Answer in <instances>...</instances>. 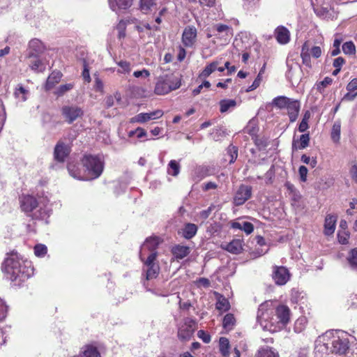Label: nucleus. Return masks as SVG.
Here are the masks:
<instances>
[{
  "instance_id": "nucleus-59",
  "label": "nucleus",
  "mask_w": 357,
  "mask_h": 357,
  "mask_svg": "<svg viewBox=\"0 0 357 357\" xmlns=\"http://www.w3.org/2000/svg\"><path fill=\"white\" fill-rule=\"evenodd\" d=\"M156 257H157V252H150V254L149 255L146 260L144 261V265L145 266L158 265L157 263H155Z\"/></svg>"
},
{
  "instance_id": "nucleus-52",
  "label": "nucleus",
  "mask_w": 357,
  "mask_h": 357,
  "mask_svg": "<svg viewBox=\"0 0 357 357\" xmlns=\"http://www.w3.org/2000/svg\"><path fill=\"white\" fill-rule=\"evenodd\" d=\"M116 28L118 31V38H124L126 37V21L123 20H120Z\"/></svg>"
},
{
  "instance_id": "nucleus-63",
  "label": "nucleus",
  "mask_w": 357,
  "mask_h": 357,
  "mask_svg": "<svg viewBox=\"0 0 357 357\" xmlns=\"http://www.w3.org/2000/svg\"><path fill=\"white\" fill-rule=\"evenodd\" d=\"M228 153L230 155L229 163H233L236 160L238 156V150L235 146H230L228 148Z\"/></svg>"
},
{
  "instance_id": "nucleus-49",
  "label": "nucleus",
  "mask_w": 357,
  "mask_h": 357,
  "mask_svg": "<svg viewBox=\"0 0 357 357\" xmlns=\"http://www.w3.org/2000/svg\"><path fill=\"white\" fill-rule=\"evenodd\" d=\"M121 99V93L116 92L113 96H107L105 98V105L107 107H111L114 105V102H119Z\"/></svg>"
},
{
  "instance_id": "nucleus-20",
  "label": "nucleus",
  "mask_w": 357,
  "mask_h": 357,
  "mask_svg": "<svg viewBox=\"0 0 357 357\" xmlns=\"http://www.w3.org/2000/svg\"><path fill=\"white\" fill-rule=\"evenodd\" d=\"M287 114L291 122H294L298 115L300 110V103L298 100H291L286 107Z\"/></svg>"
},
{
  "instance_id": "nucleus-21",
  "label": "nucleus",
  "mask_w": 357,
  "mask_h": 357,
  "mask_svg": "<svg viewBox=\"0 0 357 357\" xmlns=\"http://www.w3.org/2000/svg\"><path fill=\"white\" fill-rule=\"evenodd\" d=\"M54 158L59 162H63L69 154L68 146L63 143H58L54 149Z\"/></svg>"
},
{
  "instance_id": "nucleus-56",
  "label": "nucleus",
  "mask_w": 357,
  "mask_h": 357,
  "mask_svg": "<svg viewBox=\"0 0 357 357\" xmlns=\"http://www.w3.org/2000/svg\"><path fill=\"white\" fill-rule=\"evenodd\" d=\"M8 306L3 299L0 298V321H3L7 316Z\"/></svg>"
},
{
  "instance_id": "nucleus-34",
  "label": "nucleus",
  "mask_w": 357,
  "mask_h": 357,
  "mask_svg": "<svg viewBox=\"0 0 357 357\" xmlns=\"http://www.w3.org/2000/svg\"><path fill=\"white\" fill-rule=\"evenodd\" d=\"M216 308L219 311L226 312L230 308V303L227 298L222 296H218L216 302Z\"/></svg>"
},
{
  "instance_id": "nucleus-7",
  "label": "nucleus",
  "mask_w": 357,
  "mask_h": 357,
  "mask_svg": "<svg viewBox=\"0 0 357 357\" xmlns=\"http://www.w3.org/2000/svg\"><path fill=\"white\" fill-rule=\"evenodd\" d=\"M197 29L194 26H188L183 31L181 40L185 47H192L197 42Z\"/></svg>"
},
{
  "instance_id": "nucleus-14",
  "label": "nucleus",
  "mask_w": 357,
  "mask_h": 357,
  "mask_svg": "<svg viewBox=\"0 0 357 357\" xmlns=\"http://www.w3.org/2000/svg\"><path fill=\"white\" fill-rule=\"evenodd\" d=\"M38 204L36 199L31 195H23L20 197L22 210L26 213L32 212Z\"/></svg>"
},
{
  "instance_id": "nucleus-8",
  "label": "nucleus",
  "mask_w": 357,
  "mask_h": 357,
  "mask_svg": "<svg viewBox=\"0 0 357 357\" xmlns=\"http://www.w3.org/2000/svg\"><path fill=\"white\" fill-rule=\"evenodd\" d=\"M252 195V188L248 185H241L237 190L234 197V204L236 206H241L248 200Z\"/></svg>"
},
{
  "instance_id": "nucleus-57",
  "label": "nucleus",
  "mask_w": 357,
  "mask_h": 357,
  "mask_svg": "<svg viewBox=\"0 0 357 357\" xmlns=\"http://www.w3.org/2000/svg\"><path fill=\"white\" fill-rule=\"evenodd\" d=\"M47 251V248L45 245L38 244L34 247V253L37 257H44Z\"/></svg>"
},
{
  "instance_id": "nucleus-39",
  "label": "nucleus",
  "mask_w": 357,
  "mask_h": 357,
  "mask_svg": "<svg viewBox=\"0 0 357 357\" xmlns=\"http://www.w3.org/2000/svg\"><path fill=\"white\" fill-rule=\"evenodd\" d=\"M29 45L30 49H31L33 51V52L31 53V55H33L34 53L35 54L41 53L44 50V45H43V43L40 40L36 39V38L31 40L29 42Z\"/></svg>"
},
{
  "instance_id": "nucleus-4",
  "label": "nucleus",
  "mask_w": 357,
  "mask_h": 357,
  "mask_svg": "<svg viewBox=\"0 0 357 357\" xmlns=\"http://www.w3.org/2000/svg\"><path fill=\"white\" fill-rule=\"evenodd\" d=\"M348 349L347 338L337 332H326L316 341L314 350L317 357H328L330 354H344Z\"/></svg>"
},
{
  "instance_id": "nucleus-41",
  "label": "nucleus",
  "mask_w": 357,
  "mask_h": 357,
  "mask_svg": "<svg viewBox=\"0 0 357 357\" xmlns=\"http://www.w3.org/2000/svg\"><path fill=\"white\" fill-rule=\"evenodd\" d=\"M220 351L223 356H227L229 354V342L227 337H222L219 340Z\"/></svg>"
},
{
  "instance_id": "nucleus-54",
  "label": "nucleus",
  "mask_w": 357,
  "mask_h": 357,
  "mask_svg": "<svg viewBox=\"0 0 357 357\" xmlns=\"http://www.w3.org/2000/svg\"><path fill=\"white\" fill-rule=\"evenodd\" d=\"M32 216L34 219L46 220L50 216V215L47 210L40 208V210L35 212Z\"/></svg>"
},
{
  "instance_id": "nucleus-5",
  "label": "nucleus",
  "mask_w": 357,
  "mask_h": 357,
  "mask_svg": "<svg viewBox=\"0 0 357 357\" xmlns=\"http://www.w3.org/2000/svg\"><path fill=\"white\" fill-rule=\"evenodd\" d=\"M233 36V28L222 23L214 24L208 30V38L213 37L215 39L227 43Z\"/></svg>"
},
{
  "instance_id": "nucleus-44",
  "label": "nucleus",
  "mask_w": 357,
  "mask_h": 357,
  "mask_svg": "<svg viewBox=\"0 0 357 357\" xmlns=\"http://www.w3.org/2000/svg\"><path fill=\"white\" fill-rule=\"evenodd\" d=\"M307 324V319L305 317H300L296 319L294 323V330L296 333H299L302 332Z\"/></svg>"
},
{
  "instance_id": "nucleus-16",
  "label": "nucleus",
  "mask_w": 357,
  "mask_h": 357,
  "mask_svg": "<svg viewBox=\"0 0 357 357\" xmlns=\"http://www.w3.org/2000/svg\"><path fill=\"white\" fill-rule=\"evenodd\" d=\"M222 248L231 254L238 255L243 250V241L242 239H234L225 245H222Z\"/></svg>"
},
{
  "instance_id": "nucleus-2",
  "label": "nucleus",
  "mask_w": 357,
  "mask_h": 357,
  "mask_svg": "<svg viewBox=\"0 0 357 357\" xmlns=\"http://www.w3.org/2000/svg\"><path fill=\"white\" fill-rule=\"evenodd\" d=\"M4 269L8 278L15 286H20L33 275L31 262L23 259L17 254H11L4 261Z\"/></svg>"
},
{
  "instance_id": "nucleus-48",
  "label": "nucleus",
  "mask_w": 357,
  "mask_h": 357,
  "mask_svg": "<svg viewBox=\"0 0 357 357\" xmlns=\"http://www.w3.org/2000/svg\"><path fill=\"white\" fill-rule=\"evenodd\" d=\"M342 51L345 54L354 55L356 53V46L351 41H347L342 45Z\"/></svg>"
},
{
  "instance_id": "nucleus-30",
  "label": "nucleus",
  "mask_w": 357,
  "mask_h": 357,
  "mask_svg": "<svg viewBox=\"0 0 357 357\" xmlns=\"http://www.w3.org/2000/svg\"><path fill=\"white\" fill-rule=\"evenodd\" d=\"M310 54L311 53L308 45L305 43L302 46L301 56L303 63L309 68H311Z\"/></svg>"
},
{
  "instance_id": "nucleus-50",
  "label": "nucleus",
  "mask_w": 357,
  "mask_h": 357,
  "mask_svg": "<svg viewBox=\"0 0 357 357\" xmlns=\"http://www.w3.org/2000/svg\"><path fill=\"white\" fill-rule=\"evenodd\" d=\"M340 123H335L331 131V138L334 142H338L340 139Z\"/></svg>"
},
{
  "instance_id": "nucleus-9",
  "label": "nucleus",
  "mask_w": 357,
  "mask_h": 357,
  "mask_svg": "<svg viewBox=\"0 0 357 357\" xmlns=\"http://www.w3.org/2000/svg\"><path fill=\"white\" fill-rule=\"evenodd\" d=\"M163 115L162 110L158 109L149 113H139L135 116L130 118L129 122L130 123H144L150 120L158 119Z\"/></svg>"
},
{
  "instance_id": "nucleus-3",
  "label": "nucleus",
  "mask_w": 357,
  "mask_h": 357,
  "mask_svg": "<svg viewBox=\"0 0 357 357\" xmlns=\"http://www.w3.org/2000/svg\"><path fill=\"white\" fill-rule=\"evenodd\" d=\"M82 170L77 172L74 171L76 165L70 162L68 165V170L70 175L78 180L89 181L98 178L104 169V161L100 155H84L82 159Z\"/></svg>"
},
{
  "instance_id": "nucleus-36",
  "label": "nucleus",
  "mask_w": 357,
  "mask_h": 357,
  "mask_svg": "<svg viewBox=\"0 0 357 357\" xmlns=\"http://www.w3.org/2000/svg\"><path fill=\"white\" fill-rule=\"evenodd\" d=\"M146 267V278L147 280H150L156 278L158 275L160 267L158 265H150L145 266Z\"/></svg>"
},
{
  "instance_id": "nucleus-38",
  "label": "nucleus",
  "mask_w": 357,
  "mask_h": 357,
  "mask_svg": "<svg viewBox=\"0 0 357 357\" xmlns=\"http://www.w3.org/2000/svg\"><path fill=\"white\" fill-rule=\"evenodd\" d=\"M29 67L36 72H42L45 69V64L36 56H33L30 61Z\"/></svg>"
},
{
  "instance_id": "nucleus-25",
  "label": "nucleus",
  "mask_w": 357,
  "mask_h": 357,
  "mask_svg": "<svg viewBox=\"0 0 357 357\" xmlns=\"http://www.w3.org/2000/svg\"><path fill=\"white\" fill-rule=\"evenodd\" d=\"M62 77V74L59 71H53L47 77L45 89L46 91L52 89L56 84H58Z\"/></svg>"
},
{
  "instance_id": "nucleus-60",
  "label": "nucleus",
  "mask_w": 357,
  "mask_h": 357,
  "mask_svg": "<svg viewBox=\"0 0 357 357\" xmlns=\"http://www.w3.org/2000/svg\"><path fill=\"white\" fill-rule=\"evenodd\" d=\"M83 71H82V77L84 80L88 83H89L91 80L89 73V69L88 64L85 60L83 61Z\"/></svg>"
},
{
  "instance_id": "nucleus-32",
  "label": "nucleus",
  "mask_w": 357,
  "mask_h": 357,
  "mask_svg": "<svg viewBox=\"0 0 357 357\" xmlns=\"http://www.w3.org/2000/svg\"><path fill=\"white\" fill-rule=\"evenodd\" d=\"M291 100L292 99L289 98L286 96H278L273 98L272 101V105L278 107L279 109H284L287 107L288 104L290 102Z\"/></svg>"
},
{
  "instance_id": "nucleus-58",
  "label": "nucleus",
  "mask_w": 357,
  "mask_h": 357,
  "mask_svg": "<svg viewBox=\"0 0 357 357\" xmlns=\"http://www.w3.org/2000/svg\"><path fill=\"white\" fill-rule=\"evenodd\" d=\"M262 71L263 70L261 69L252 84L246 89L247 92H250L256 89L260 85L262 79Z\"/></svg>"
},
{
  "instance_id": "nucleus-15",
  "label": "nucleus",
  "mask_w": 357,
  "mask_h": 357,
  "mask_svg": "<svg viewBox=\"0 0 357 357\" xmlns=\"http://www.w3.org/2000/svg\"><path fill=\"white\" fill-rule=\"evenodd\" d=\"M347 93L344 95L342 101H353L357 97V77L352 79L347 85Z\"/></svg>"
},
{
  "instance_id": "nucleus-46",
  "label": "nucleus",
  "mask_w": 357,
  "mask_h": 357,
  "mask_svg": "<svg viewBox=\"0 0 357 357\" xmlns=\"http://www.w3.org/2000/svg\"><path fill=\"white\" fill-rule=\"evenodd\" d=\"M223 327L227 330H231L235 324V318L232 314H227L223 319Z\"/></svg>"
},
{
  "instance_id": "nucleus-43",
  "label": "nucleus",
  "mask_w": 357,
  "mask_h": 357,
  "mask_svg": "<svg viewBox=\"0 0 357 357\" xmlns=\"http://www.w3.org/2000/svg\"><path fill=\"white\" fill-rule=\"evenodd\" d=\"M236 105V102L234 100L226 99L220 102V111L222 113L227 112L230 108H234Z\"/></svg>"
},
{
  "instance_id": "nucleus-26",
  "label": "nucleus",
  "mask_w": 357,
  "mask_h": 357,
  "mask_svg": "<svg viewBox=\"0 0 357 357\" xmlns=\"http://www.w3.org/2000/svg\"><path fill=\"white\" fill-rule=\"evenodd\" d=\"M336 217L328 215L326 217L324 223V234L327 236L334 233L335 229Z\"/></svg>"
},
{
  "instance_id": "nucleus-61",
  "label": "nucleus",
  "mask_w": 357,
  "mask_h": 357,
  "mask_svg": "<svg viewBox=\"0 0 357 357\" xmlns=\"http://www.w3.org/2000/svg\"><path fill=\"white\" fill-rule=\"evenodd\" d=\"M213 206H211L207 209L203 210L198 213V217L202 220L207 219L213 211Z\"/></svg>"
},
{
  "instance_id": "nucleus-64",
  "label": "nucleus",
  "mask_w": 357,
  "mask_h": 357,
  "mask_svg": "<svg viewBox=\"0 0 357 357\" xmlns=\"http://www.w3.org/2000/svg\"><path fill=\"white\" fill-rule=\"evenodd\" d=\"M203 191H208L210 190H215L218 188V184L213 181H208L202 184Z\"/></svg>"
},
{
  "instance_id": "nucleus-37",
  "label": "nucleus",
  "mask_w": 357,
  "mask_h": 357,
  "mask_svg": "<svg viewBox=\"0 0 357 357\" xmlns=\"http://www.w3.org/2000/svg\"><path fill=\"white\" fill-rule=\"evenodd\" d=\"M181 166L178 162L175 160L169 161L167 167V173L173 176H177L180 173Z\"/></svg>"
},
{
  "instance_id": "nucleus-22",
  "label": "nucleus",
  "mask_w": 357,
  "mask_h": 357,
  "mask_svg": "<svg viewBox=\"0 0 357 357\" xmlns=\"http://www.w3.org/2000/svg\"><path fill=\"white\" fill-rule=\"evenodd\" d=\"M212 174V170L209 167L207 166H199L194 170L192 177L197 182L202 180L203 178L211 176Z\"/></svg>"
},
{
  "instance_id": "nucleus-53",
  "label": "nucleus",
  "mask_w": 357,
  "mask_h": 357,
  "mask_svg": "<svg viewBox=\"0 0 357 357\" xmlns=\"http://www.w3.org/2000/svg\"><path fill=\"white\" fill-rule=\"evenodd\" d=\"M189 2L192 3H197L201 7L211 8L215 5V0H188Z\"/></svg>"
},
{
  "instance_id": "nucleus-45",
  "label": "nucleus",
  "mask_w": 357,
  "mask_h": 357,
  "mask_svg": "<svg viewBox=\"0 0 357 357\" xmlns=\"http://www.w3.org/2000/svg\"><path fill=\"white\" fill-rule=\"evenodd\" d=\"M119 69L117 70L118 73H129L131 71L130 63L126 61L121 60L116 62Z\"/></svg>"
},
{
  "instance_id": "nucleus-1",
  "label": "nucleus",
  "mask_w": 357,
  "mask_h": 357,
  "mask_svg": "<svg viewBox=\"0 0 357 357\" xmlns=\"http://www.w3.org/2000/svg\"><path fill=\"white\" fill-rule=\"evenodd\" d=\"M289 317L290 310L287 306H276V302L266 301L259 305L257 319L264 331L274 333L280 328V324H287Z\"/></svg>"
},
{
  "instance_id": "nucleus-19",
  "label": "nucleus",
  "mask_w": 357,
  "mask_h": 357,
  "mask_svg": "<svg viewBox=\"0 0 357 357\" xmlns=\"http://www.w3.org/2000/svg\"><path fill=\"white\" fill-rule=\"evenodd\" d=\"M275 36L277 41L282 45L287 44L290 40L289 30L284 26H278L275 31Z\"/></svg>"
},
{
  "instance_id": "nucleus-23",
  "label": "nucleus",
  "mask_w": 357,
  "mask_h": 357,
  "mask_svg": "<svg viewBox=\"0 0 357 357\" xmlns=\"http://www.w3.org/2000/svg\"><path fill=\"white\" fill-rule=\"evenodd\" d=\"M221 60L222 58H219L206 65L203 70L200 73L199 77L205 79L209 77L213 72L217 70L218 66L220 65Z\"/></svg>"
},
{
  "instance_id": "nucleus-31",
  "label": "nucleus",
  "mask_w": 357,
  "mask_h": 357,
  "mask_svg": "<svg viewBox=\"0 0 357 357\" xmlns=\"http://www.w3.org/2000/svg\"><path fill=\"white\" fill-rule=\"evenodd\" d=\"M197 231V227L192 223L185 225L183 230V236L186 239H190L195 236Z\"/></svg>"
},
{
  "instance_id": "nucleus-35",
  "label": "nucleus",
  "mask_w": 357,
  "mask_h": 357,
  "mask_svg": "<svg viewBox=\"0 0 357 357\" xmlns=\"http://www.w3.org/2000/svg\"><path fill=\"white\" fill-rule=\"evenodd\" d=\"M256 357H280L278 352L268 347L259 349Z\"/></svg>"
},
{
  "instance_id": "nucleus-6",
  "label": "nucleus",
  "mask_w": 357,
  "mask_h": 357,
  "mask_svg": "<svg viewBox=\"0 0 357 357\" xmlns=\"http://www.w3.org/2000/svg\"><path fill=\"white\" fill-rule=\"evenodd\" d=\"M197 328L196 321L190 318H184L177 325V337L182 342L189 341Z\"/></svg>"
},
{
  "instance_id": "nucleus-51",
  "label": "nucleus",
  "mask_w": 357,
  "mask_h": 357,
  "mask_svg": "<svg viewBox=\"0 0 357 357\" xmlns=\"http://www.w3.org/2000/svg\"><path fill=\"white\" fill-rule=\"evenodd\" d=\"M333 82L332 78L329 77H326L321 82H319L317 83V90L321 93H323L324 91V89L331 85Z\"/></svg>"
},
{
  "instance_id": "nucleus-17",
  "label": "nucleus",
  "mask_w": 357,
  "mask_h": 357,
  "mask_svg": "<svg viewBox=\"0 0 357 357\" xmlns=\"http://www.w3.org/2000/svg\"><path fill=\"white\" fill-rule=\"evenodd\" d=\"M165 0H140V10L142 13L146 14L161 5Z\"/></svg>"
},
{
  "instance_id": "nucleus-10",
  "label": "nucleus",
  "mask_w": 357,
  "mask_h": 357,
  "mask_svg": "<svg viewBox=\"0 0 357 357\" xmlns=\"http://www.w3.org/2000/svg\"><path fill=\"white\" fill-rule=\"evenodd\" d=\"M273 279L278 285L285 284L290 279V273L284 266H274Z\"/></svg>"
},
{
  "instance_id": "nucleus-11",
  "label": "nucleus",
  "mask_w": 357,
  "mask_h": 357,
  "mask_svg": "<svg viewBox=\"0 0 357 357\" xmlns=\"http://www.w3.org/2000/svg\"><path fill=\"white\" fill-rule=\"evenodd\" d=\"M134 0H108L109 8L116 14L123 13L128 10L133 3Z\"/></svg>"
},
{
  "instance_id": "nucleus-47",
  "label": "nucleus",
  "mask_w": 357,
  "mask_h": 357,
  "mask_svg": "<svg viewBox=\"0 0 357 357\" xmlns=\"http://www.w3.org/2000/svg\"><path fill=\"white\" fill-rule=\"evenodd\" d=\"M74 87V84L68 83L66 84L60 85L55 91L54 93L57 96H63L65 93L70 91Z\"/></svg>"
},
{
  "instance_id": "nucleus-62",
  "label": "nucleus",
  "mask_w": 357,
  "mask_h": 357,
  "mask_svg": "<svg viewBox=\"0 0 357 357\" xmlns=\"http://www.w3.org/2000/svg\"><path fill=\"white\" fill-rule=\"evenodd\" d=\"M133 76L136 78H147L150 76V72L144 68L142 70H137L133 73Z\"/></svg>"
},
{
  "instance_id": "nucleus-40",
  "label": "nucleus",
  "mask_w": 357,
  "mask_h": 357,
  "mask_svg": "<svg viewBox=\"0 0 357 357\" xmlns=\"http://www.w3.org/2000/svg\"><path fill=\"white\" fill-rule=\"evenodd\" d=\"M82 357H101L98 349L93 346H86L81 354Z\"/></svg>"
},
{
  "instance_id": "nucleus-29",
  "label": "nucleus",
  "mask_w": 357,
  "mask_h": 357,
  "mask_svg": "<svg viewBox=\"0 0 357 357\" xmlns=\"http://www.w3.org/2000/svg\"><path fill=\"white\" fill-rule=\"evenodd\" d=\"M165 82L171 86V91L178 89L181 86V79L173 75L162 77Z\"/></svg>"
},
{
  "instance_id": "nucleus-55",
  "label": "nucleus",
  "mask_w": 357,
  "mask_h": 357,
  "mask_svg": "<svg viewBox=\"0 0 357 357\" xmlns=\"http://www.w3.org/2000/svg\"><path fill=\"white\" fill-rule=\"evenodd\" d=\"M347 260L352 268H357V249H353L351 251Z\"/></svg>"
},
{
  "instance_id": "nucleus-28",
  "label": "nucleus",
  "mask_w": 357,
  "mask_h": 357,
  "mask_svg": "<svg viewBox=\"0 0 357 357\" xmlns=\"http://www.w3.org/2000/svg\"><path fill=\"white\" fill-rule=\"evenodd\" d=\"M231 227L243 231L248 235L250 234L254 230L253 225L249 222H243L242 223L238 222H232Z\"/></svg>"
},
{
  "instance_id": "nucleus-12",
  "label": "nucleus",
  "mask_w": 357,
  "mask_h": 357,
  "mask_svg": "<svg viewBox=\"0 0 357 357\" xmlns=\"http://www.w3.org/2000/svg\"><path fill=\"white\" fill-rule=\"evenodd\" d=\"M62 114L69 123H72L83 115V111L77 106H64L62 108Z\"/></svg>"
},
{
  "instance_id": "nucleus-27",
  "label": "nucleus",
  "mask_w": 357,
  "mask_h": 357,
  "mask_svg": "<svg viewBox=\"0 0 357 357\" xmlns=\"http://www.w3.org/2000/svg\"><path fill=\"white\" fill-rule=\"evenodd\" d=\"M171 91V86L167 85L162 77H160L157 82L154 92L157 95H165Z\"/></svg>"
},
{
  "instance_id": "nucleus-18",
  "label": "nucleus",
  "mask_w": 357,
  "mask_h": 357,
  "mask_svg": "<svg viewBox=\"0 0 357 357\" xmlns=\"http://www.w3.org/2000/svg\"><path fill=\"white\" fill-rule=\"evenodd\" d=\"M309 143L310 135L308 133L301 135L298 139L294 137L292 141V150L304 149L309 146Z\"/></svg>"
},
{
  "instance_id": "nucleus-33",
  "label": "nucleus",
  "mask_w": 357,
  "mask_h": 357,
  "mask_svg": "<svg viewBox=\"0 0 357 357\" xmlns=\"http://www.w3.org/2000/svg\"><path fill=\"white\" fill-rule=\"evenodd\" d=\"M258 130L256 120L252 119L244 128V132L250 135L252 138H256Z\"/></svg>"
},
{
  "instance_id": "nucleus-24",
  "label": "nucleus",
  "mask_w": 357,
  "mask_h": 357,
  "mask_svg": "<svg viewBox=\"0 0 357 357\" xmlns=\"http://www.w3.org/2000/svg\"><path fill=\"white\" fill-rule=\"evenodd\" d=\"M172 252L176 260H181L187 257L190 249L188 246L176 245L172 248Z\"/></svg>"
},
{
  "instance_id": "nucleus-13",
  "label": "nucleus",
  "mask_w": 357,
  "mask_h": 357,
  "mask_svg": "<svg viewBox=\"0 0 357 357\" xmlns=\"http://www.w3.org/2000/svg\"><path fill=\"white\" fill-rule=\"evenodd\" d=\"M160 243V239L158 237H151L146 238L145 242L141 246L139 257L144 261V257L147 252H156V249Z\"/></svg>"
},
{
  "instance_id": "nucleus-42",
  "label": "nucleus",
  "mask_w": 357,
  "mask_h": 357,
  "mask_svg": "<svg viewBox=\"0 0 357 357\" xmlns=\"http://www.w3.org/2000/svg\"><path fill=\"white\" fill-rule=\"evenodd\" d=\"M14 95L19 101L24 102L27 99L29 91L24 89L22 85H18Z\"/></svg>"
}]
</instances>
